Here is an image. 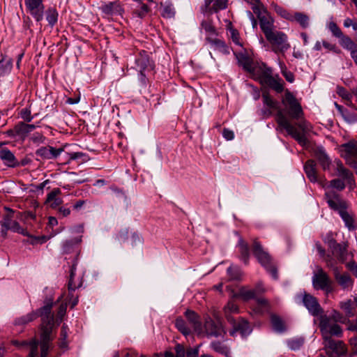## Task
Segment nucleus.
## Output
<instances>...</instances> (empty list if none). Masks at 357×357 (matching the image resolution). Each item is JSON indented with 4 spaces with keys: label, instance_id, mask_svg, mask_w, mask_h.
Wrapping results in <instances>:
<instances>
[{
    "label": "nucleus",
    "instance_id": "obj_1",
    "mask_svg": "<svg viewBox=\"0 0 357 357\" xmlns=\"http://www.w3.org/2000/svg\"><path fill=\"white\" fill-rule=\"evenodd\" d=\"M263 102L268 109L263 111L264 114L270 116L273 112L276 110L275 115L276 121L280 127L284 129L287 133L295 139L300 145L304 146L307 144V139L305 136V132L307 126L305 122H301L297 124L299 130L294 125H292L285 116L284 111L280 108L278 102L273 100L268 93L262 94Z\"/></svg>",
    "mask_w": 357,
    "mask_h": 357
},
{
    "label": "nucleus",
    "instance_id": "obj_2",
    "mask_svg": "<svg viewBox=\"0 0 357 357\" xmlns=\"http://www.w3.org/2000/svg\"><path fill=\"white\" fill-rule=\"evenodd\" d=\"M38 317L42 319L40 334V357H46L50 349V335L54 326V317L52 314V304L40 308L38 312H32L15 320L17 325H25Z\"/></svg>",
    "mask_w": 357,
    "mask_h": 357
},
{
    "label": "nucleus",
    "instance_id": "obj_3",
    "mask_svg": "<svg viewBox=\"0 0 357 357\" xmlns=\"http://www.w3.org/2000/svg\"><path fill=\"white\" fill-rule=\"evenodd\" d=\"M252 252L259 263L271 275L274 280L278 279L277 268L272 262L268 252L264 250L261 244L255 239L252 243Z\"/></svg>",
    "mask_w": 357,
    "mask_h": 357
},
{
    "label": "nucleus",
    "instance_id": "obj_4",
    "mask_svg": "<svg viewBox=\"0 0 357 357\" xmlns=\"http://www.w3.org/2000/svg\"><path fill=\"white\" fill-rule=\"evenodd\" d=\"M282 103L287 109L289 116L293 119H300L303 112L301 104L295 96L288 89L284 91V95L282 98Z\"/></svg>",
    "mask_w": 357,
    "mask_h": 357
},
{
    "label": "nucleus",
    "instance_id": "obj_5",
    "mask_svg": "<svg viewBox=\"0 0 357 357\" xmlns=\"http://www.w3.org/2000/svg\"><path fill=\"white\" fill-rule=\"evenodd\" d=\"M312 282L315 290H322L326 295L333 291V282L322 268L319 267L314 273Z\"/></svg>",
    "mask_w": 357,
    "mask_h": 357
},
{
    "label": "nucleus",
    "instance_id": "obj_6",
    "mask_svg": "<svg viewBox=\"0 0 357 357\" xmlns=\"http://www.w3.org/2000/svg\"><path fill=\"white\" fill-rule=\"evenodd\" d=\"M326 264L328 268L331 269L334 278L337 284L344 289L351 288L354 285V280L347 273H340L337 266L336 261L330 255L326 257Z\"/></svg>",
    "mask_w": 357,
    "mask_h": 357
},
{
    "label": "nucleus",
    "instance_id": "obj_7",
    "mask_svg": "<svg viewBox=\"0 0 357 357\" xmlns=\"http://www.w3.org/2000/svg\"><path fill=\"white\" fill-rule=\"evenodd\" d=\"M272 46V50L275 53H284L290 48L287 36L280 31L274 30L265 36Z\"/></svg>",
    "mask_w": 357,
    "mask_h": 357
},
{
    "label": "nucleus",
    "instance_id": "obj_8",
    "mask_svg": "<svg viewBox=\"0 0 357 357\" xmlns=\"http://www.w3.org/2000/svg\"><path fill=\"white\" fill-rule=\"evenodd\" d=\"M319 328L323 339L332 336L340 337L342 335V328L327 315L321 316Z\"/></svg>",
    "mask_w": 357,
    "mask_h": 357
},
{
    "label": "nucleus",
    "instance_id": "obj_9",
    "mask_svg": "<svg viewBox=\"0 0 357 357\" xmlns=\"http://www.w3.org/2000/svg\"><path fill=\"white\" fill-rule=\"evenodd\" d=\"M341 156L357 174V142L351 140L340 146Z\"/></svg>",
    "mask_w": 357,
    "mask_h": 357
},
{
    "label": "nucleus",
    "instance_id": "obj_10",
    "mask_svg": "<svg viewBox=\"0 0 357 357\" xmlns=\"http://www.w3.org/2000/svg\"><path fill=\"white\" fill-rule=\"evenodd\" d=\"M325 242L328 244L329 249L331 250L332 257L336 262L344 263L348 259L349 252L347 250V244L346 243H338L333 238H328L325 240Z\"/></svg>",
    "mask_w": 357,
    "mask_h": 357
},
{
    "label": "nucleus",
    "instance_id": "obj_11",
    "mask_svg": "<svg viewBox=\"0 0 357 357\" xmlns=\"http://www.w3.org/2000/svg\"><path fill=\"white\" fill-rule=\"evenodd\" d=\"M235 297L241 298L244 301H248L251 299H256L258 305L257 312L262 313L264 310L268 307V301L264 298H257L255 291L253 289H249L247 287H242L239 289L237 294L234 295Z\"/></svg>",
    "mask_w": 357,
    "mask_h": 357
},
{
    "label": "nucleus",
    "instance_id": "obj_12",
    "mask_svg": "<svg viewBox=\"0 0 357 357\" xmlns=\"http://www.w3.org/2000/svg\"><path fill=\"white\" fill-rule=\"evenodd\" d=\"M252 8L254 13L256 14L259 18L261 29L265 36L275 30L273 29V20L266 12L263 5L261 6H253Z\"/></svg>",
    "mask_w": 357,
    "mask_h": 357
},
{
    "label": "nucleus",
    "instance_id": "obj_13",
    "mask_svg": "<svg viewBox=\"0 0 357 357\" xmlns=\"http://www.w3.org/2000/svg\"><path fill=\"white\" fill-rule=\"evenodd\" d=\"M324 348L331 357H340L346 352L345 345L342 341L335 340L332 337L324 338Z\"/></svg>",
    "mask_w": 357,
    "mask_h": 357
},
{
    "label": "nucleus",
    "instance_id": "obj_14",
    "mask_svg": "<svg viewBox=\"0 0 357 357\" xmlns=\"http://www.w3.org/2000/svg\"><path fill=\"white\" fill-rule=\"evenodd\" d=\"M204 327V332L208 337H221L225 334L222 324L219 319L215 321L208 316L205 318Z\"/></svg>",
    "mask_w": 357,
    "mask_h": 357
},
{
    "label": "nucleus",
    "instance_id": "obj_15",
    "mask_svg": "<svg viewBox=\"0 0 357 357\" xmlns=\"http://www.w3.org/2000/svg\"><path fill=\"white\" fill-rule=\"evenodd\" d=\"M26 10L36 22H41L44 17L43 0H24Z\"/></svg>",
    "mask_w": 357,
    "mask_h": 357
},
{
    "label": "nucleus",
    "instance_id": "obj_16",
    "mask_svg": "<svg viewBox=\"0 0 357 357\" xmlns=\"http://www.w3.org/2000/svg\"><path fill=\"white\" fill-rule=\"evenodd\" d=\"M325 199L329 207L338 213L346 209V202L341 198L339 194L333 190H328L325 193Z\"/></svg>",
    "mask_w": 357,
    "mask_h": 357
},
{
    "label": "nucleus",
    "instance_id": "obj_17",
    "mask_svg": "<svg viewBox=\"0 0 357 357\" xmlns=\"http://www.w3.org/2000/svg\"><path fill=\"white\" fill-rule=\"evenodd\" d=\"M301 296H302L303 305L307 309L311 315L317 317L323 313V309L319 303L317 298L307 293H304Z\"/></svg>",
    "mask_w": 357,
    "mask_h": 357
},
{
    "label": "nucleus",
    "instance_id": "obj_18",
    "mask_svg": "<svg viewBox=\"0 0 357 357\" xmlns=\"http://www.w3.org/2000/svg\"><path fill=\"white\" fill-rule=\"evenodd\" d=\"M248 73L255 79H259L260 82H264L265 79L272 74V69L264 63H254Z\"/></svg>",
    "mask_w": 357,
    "mask_h": 357
},
{
    "label": "nucleus",
    "instance_id": "obj_19",
    "mask_svg": "<svg viewBox=\"0 0 357 357\" xmlns=\"http://www.w3.org/2000/svg\"><path fill=\"white\" fill-rule=\"evenodd\" d=\"M1 227L5 228L6 231L10 230L13 232L21 234L24 236H29L28 232L22 228L20 224L15 220L12 214L5 215L1 221Z\"/></svg>",
    "mask_w": 357,
    "mask_h": 357
},
{
    "label": "nucleus",
    "instance_id": "obj_20",
    "mask_svg": "<svg viewBox=\"0 0 357 357\" xmlns=\"http://www.w3.org/2000/svg\"><path fill=\"white\" fill-rule=\"evenodd\" d=\"M63 151V148H54L51 146H42L36 151V155L43 160L55 159Z\"/></svg>",
    "mask_w": 357,
    "mask_h": 357
},
{
    "label": "nucleus",
    "instance_id": "obj_21",
    "mask_svg": "<svg viewBox=\"0 0 357 357\" xmlns=\"http://www.w3.org/2000/svg\"><path fill=\"white\" fill-rule=\"evenodd\" d=\"M101 12L107 16L122 15L124 9L119 1L103 3L100 7Z\"/></svg>",
    "mask_w": 357,
    "mask_h": 357
},
{
    "label": "nucleus",
    "instance_id": "obj_22",
    "mask_svg": "<svg viewBox=\"0 0 357 357\" xmlns=\"http://www.w3.org/2000/svg\"><path fill=\"white\" fill-rule=\"evenodd\" d=\"M228 0H204V12L213 13L227 8Z\"/></svg>",
    "mask_w": 357,
    "mask_h": 357
},
{
    "label": "nucleus",
    "instance_id": "obj_23",
    "mask_svg": "<svg viewBox=\"0 0 357 357\" xmlns=\"http://www.w3.org/2000/svg\"><path fill=\"white\" fill-rule=\"evenodd\" d=\"M229 323L233 326V329L229 331L231 336H234L237 332L240 333L242 336H246L252 331L249 323L243 319H241L238 321L234 319V322Z\"/></svg>",
    "mask_w": 357,
    "mask_h": 357
},
{
    "label": "nucleus",
    "instance_id": "obj_24",
    "mask_svg": "<svg viewBox=\"0 0 357 357\" xmlns=\"http://www.w3.org/2000/svg\"><path fill=\"white\" fill-rule=\"evenodd\" d=\"M335 164L337 175L341 177L344 181H347L349 185H353L354 184L353 174L344 167L342 162L340 160H336Z\"/></svg>",
    "mask_w": 357,
    "mask_h": 357
},
{
    "label": "nucleus",
    "instance_id": "obj_25",
    "mask_svg": "<svg viewBox=\"0 0 357 357\" xmlns=\"http://www.w3.org/2000/svg\"><path fill=\"white\" fill-rule=\"evenodd\" d=\"M264 83L278 93L284 91V82L278 75L273 76L272 74H271L270 76L265 79Z\"/></svg>",
    "mask_w": 357,
    "mask_h": 357
},
{
    "label": "nucleus",
    "instance_id": "obj_26",
    "mask_svg": "<svg viewBox=\"0 0 357 357\" xmlns=\"http://www.w3.org/2000/svg\"><path fill=\"white\" fill-rule=\"evenodd\" d=\"M77 264V260L75 259L70 268V278L68 281V291H74L76 289L80 287L82 285V279H75L76 266Z\"/></svg>",
    "mask_w": 357,
    "mask_h": 357
},
{
    "label": "nucleus",
    "instance_id": "obj_27",
    "mask_svg": "<svg viewBox=\"0 0 357 357\" xmlns=\"http://www.w3.org/2000/svg\"><path fill=\"white\" fill-rule=\"evenodd\" d=\"M316 162L313 160H308L304 165V171L311 182H319V178L316 169Z\"/></svg>",
    "mask_w": 357,
    "mask_h": 357
},
{
    "label": "nucleus",
    "instance_id": "obj_28",
    "mask_svg": "<svg viewBox=\"0 0 357 357\" xmlns=\"http://www.w3.org/2000/svg\"><path fill=\"white\" fill-rule=\"evenodd\" d=\"M0 159L8 167L17 166V161L14 154L7 148L0 149Z\"/></svg>",
    "mask_w": 357,
    "mask_h": 357
},
{
    "label": "nucleus",
    "instance_id": "obj_29",
    "mask_svg": "<svg viewBox=\"0 0 357 357\" xmlns=\"http://www.w3.org/2000/svg\"><path fill=\"white\" fill-rule=\"evenodd\" d=\"M206 40L210 43L211 46L213 50H218L219 52L224 54H229V48L226 45L225 43L216 38V36L213 37H206Z\"/></svg>",
    "mask_w": 357,
    "mask_h": 357
},
{
    "label": "nucleus",
    "instance_id": "obj_30",
    "mask_svg": "<svg viewBox=\"0 0 357 357\" xmlns=\"http://www.w3.org/2000/svg\"><path fill=\"white\" fill-rule=\"evenodd\" d=\"M36 126L33 124H28L25 122H19L14 127L15 134L22 137H26L29 133L35 130Z\"/></svg>",
    "mask_w": 357,
    "mask_h": 357
},
{
    "label": "nucleus",
    "instance_id": "obj_31",
    "mask_svg": "<svg viewBox=\"0 0 357 357\" xmlns=\"http://www.w3.org/2000/svg\"><path fill=\"white\" fill-rule=\"evenodd\" d=\"M185 314L194 330L199 333L202 329L199 316L194 311L189 310L185 312Z\"/></svg>",
    "mask_w": 357,
    "mask_h": 357
},
{
    "label": "nucleus",
    "instance_id": "obj_32",
    "mask_svg": "<svg viewBox=\"0 0 357 357\" xmlns=\"http://www.w3.org/2000/svg\"><path fill=\"white\" fill-rule=\"evenodd\" d=\"M61 193V192L59 188H54L47 195V202L50 203L51 208H55L63 203L62 199L58 197V195Z\"/></svg>",
    "mask_w": 357,
    "mask_h": 357
},
{
    "label": "nucleus",
    "instance_id": "obj_33",
    "mask_svg": "<svg viewBox=\"0 0 357 357\" xmlns=\"http://www.w3.org/2000/svg\"><path fill=\"white\" fill-rule=\"evenodd\" d=\"M239 310L238 305L234 301H229L224 307V312L228 322H234V317L231 316L232 313H238Z\"/></svg>",
    "mask_w": 357,
    "mask_h": 357
},
{
    "label": "nucleus",
    "instance_id": "obj_34",
    "mask_svg": "<svg viewBox=\"0 0 357 357\" xmlns=\"http://www.w3.org/2000/svg\"><path fill=\"white\" fill-rule=\"evenodd\" d=\"M340 45L345 50H347L351 54L352 51L357 50V44L355 43L350 37L344 34L339 38Z\"/></svg>",
    "mask_w": 357,
    "mask_h": 357
},
{
    "label": "nucleus",
    "instance_id": "obj_35",
    "mask_svg": "<svg viewBox=\"0 0 357 357\" xmlns=\"http://www.w3.org/2000/svg\"><path fill=\"white\" fill-rule=\"evenodd\" d=\"M291 21L298 22L303 29L309 26V17L303 13H293Z\"/></svg>",
    "mask_w": 357,
    "mask_h": 357
},
{
    "label": "nucleus",
    "instance_id": "obj_36",
    "mask_svg": "<svg viewBox=\"0 0 357 357\" xmlns=\"http://www.w3.org/2000/svg\"><path fill=\"white\" fill-rule=\"evenodd\" d=\"M238 248L241 253V259L245 264H248L250 252L249 247L246 242H245L243 239L240 238L238 241Z\"/></svg>",
    "mask_w": 357,
    "mask_h": 357
},
{
    "label": "nucleus",
    "instance_id": "obj_37",
    "mask_svg": "<svg viewBox=\"0 0 357 357\" xmlns=\"http://www.w3.org/2000/svg\"><path fill=\"white\" fill-rule=\"evenodd\" d=\"M236 58L239 65L241 66L245 71L249 72L254 63L253 61L245 54L241 53L237 54Z\"/></svg>",
    "mask_w": 357,
    "mask_h": 357
},
{
    "label": "nucleus",
    "instance_id": "obj_38",
    "mask_svg": "<svg viewBox=\"0 0 357 357\" xmlns=\"http://www.w3.org/2000/svg\"><path fill=\"white\" fill-rule=\"evenodd\" d=\"M82 241V236L76 237L71 240H66L63 241L62 245V250L64 253H70L73 250L74 246L80 243Z\"/></svg>",
    "mask_w": 357,
    "mask_h": 357
},
{
    "label": "nucleus",
    "instance_id": "obj_39",
    "mask_svg": "<svg viewBox=\"0 0 357 357\" xmlns=\"http://www.w3.org/2000/svg\"><path fill=\"white\" fill-rule=\"evenodd\" d=\"M340 307L348 317H353L356 314V310L353 306L351 300L341 302L340 303Z\"/></svg>",
    "mask_w": 357,
    "mask_h": 357
},
{
    "label": "nucleus",
    "instance_id": "obj_40",
    "mask_svg": "<svg viewBox=\"0 0 357 357\" xmlns=\"http://www.w3.org/2000/svg\"><path fill=\"white\" fill-rule=\"evenodd\" d=\"M317 158L324 170L329 168L331 160L324 150H319L317 153Z\"/></svg>",
    "mask_w": 357,
    "mask_h": 357
},
{
    "label": "nucleus",
    "instance_id": "obj_41",
    "mask_svg": "<svg viewBox=\"0 0 357 357\" xmlns=\"http://www.w3.org/2000/svg\"><path fill=\"white\" fill-rule=\"evenodd\" d=\"M150 10V8L146 4L137 3V6L134 8L133 13L139 18H144Z\"/></svg>",
    "mask_w": 357,
    "mask_h": 357
},
{
    "label": "nucleus",
    "instance_id": "obj_42",
    "mask_svg": "<svg viewBox=\"0 0 357 357\" xmlns=\"http://www.w3.org/2000/svg\"><path fill=\"white\" fill-rule=\"evenodd\" d=\"M58 12L54 8H49L46 11V20L50 26L53 27L58 21Z\"/></svg>",
    "mask_w": 357,
    "mask_h": 357
},
{
    "label": "nucleus",
    "instance_id": "obj_43",
    "mask_svg": "<svg viewBox=\"0 0 357 357\" xmlns=\"http://www.w3.org/2000/svg\"><path fill=\"white\" fill-rule=\"evenodd\" d=\"M201 26L202 29L205 31L206 37L217 36V31L211 21L204 20L202 21Z\"/></svg>",
    "mask_w": 357,
    "mask_h": 357
},
{
    "label": "nucleus",
    "instance_id": "obj_44",
    "mask_svg": "<svg viewBox=\"0 0 357 357\" xmlns=\"http://www.w3.org/2000/svg\"><path fill=\"white\" fill-rule=\"evenodd\" d=\"M162 10L161 15L165 18H172L175 15V9L171 3L165 2L161 4Z\"/></svg>",
    "mask_w": 357,
    "mask_h": 357
},
{
    "label": "nucleus",
    "instance_id": "obj_45",
    "mask_svg": "<svg viewBox=\"0 0 357 357\" xmlns=\"http://www.w3.org/2000/svg\"><path fill=\"white\" fill-rule=\"evenodd\" d=\"M342 219L344 222L345 226L349 229L353 230L355 229V225L354 223L353 218L347 213L346 209H344L341 212L339 213Z\"/></svg>",
    "mask_w": 357,
    "mask_h": 357
},
{
    "label": "nucleus",
    "instance_id": "obj_46",
    "mask_svg": "<svg viewBox=\"0 0 357 357\" xmlns=\"http://www.w3.org/2000/svg\"><path fill=\"white\" fill-rule=\"evenodd\" d=\"M278 65H279L281 73L284 76L285 79L290 83H293L294 82V74L291 71H289L287 70V68L283 61H279Z\"/></svg>",
    "mask_w": 357,
    "mask_h": 357
},
{
    "label": "nucleus",
    "instance_id": "obj_47",
    "mask_svg": "<svg viewBox=\"0 0 357 357\" xmlns=\"http://www.w3.org/2000/svg\"><path fill=\"white\" fill-rule=\"evenodd\" d=\"M303 343L304 339L303 337H294L287 340L288 347L294 351L298 350Z\"/></svg>",
    "mask_w": 357,
    "mask_h": 357
},
{
    "label": "nucleus",
    "instance_id": "obj_48",
    "mask_svg": "<svg viewBox=\"0 0 357 357\" xmlns=\"http://www.w3.org/2000/svg\"><path fill=\"white\" fill-rule=\"evenodd\" d=\"M227 273L230 280H239L242 276V271L239 267L236 266H231L227 268Z\"/></svg>",
    "mask_w": 357,
    "mask_h": 357
},
{
    "label": "nucleus",
    "instance_id": "obj_49",
    "mask_svg": "<svg viewBox=\"0 0 357 357\" xmlns=\"http://www.w3.org/2000/svg\"><path fill=\"white\" fill-rule=\"evenodd\" d=\"M137 67L139 72H144L150 65V61L147 56L140 55L136 59Z\"/></svg>",
    "mask_w": 357,
    "mask_h": 357
},
{
    "label": "nucleus",
    "instance_id": "obj_50",
    "mask_svg": "<svg viewBox=\"0 0 357 357\" xmlns=\"http://www.w3.org/2000/svg\"><path fill=\"white\" fill-rule=\"evenodd\" d=\"M271 320L272 326L276 331L283 332L284 331V325L280 317L276 315H272Z\"/></svg>",
    "mask_w": 357,
    "mask_h": 357
},
{
    "label": "nucleus",
    "instance_id": "obj_51",
    "mask_svg": "<svg viewBox=\"0 0 357 357\" xmlns=\"http://www.w3.org/2000/svg\"><path fill=\"white\" fill-rule=\"evenodd\" d=\"M175 326L183 335H187L190 334V331L187 327L185 321L182 318H177L176 319Z\"/></svg>",
    "mask_w": 357,
    "mask_h": 357
},
{
    "label": "nucleus",
    "instance_id": "obj_52",
    "mask_svg": "<svg viewBox=\"0 0 357 357\" xmlns=\"http://www.w3.org/2000/svg\"><path fill=\"white\" fill-rule=\"evenodd\" d=\"M19 114L25 122H31L33 119L31 115V105L22 109Z\"/></svg>",
    "mask_w": 357,
    "mask_h": 357
},
{
    "label": "nucleus",
    "instance_id": "obj_53",
    "mask_svg": "<svg viewBox=\"0 0 357 357\" xmlns=\"http://www.w3.org/2000/svg\"><path fill=\"white\" fill-rule=\"evenodd\" d=\"M328 28L333 36L340 38L344 34L340 27L334 22H330Z\"/></svg>",
    "mask_w": 357,
    "mask_h": 357
},
{
    "label": "nucleus",
    "instance_id": "obj_54",
    "mask_svg": "<svg viewBox=\"0 0 357 357\" xmlns=\"http://www.w3.org/2000/svg\"><path fill=\"white\" fill-rule=\"evenodd\" d=\"M210 346L211 349L218 353L226 354L228 352L227 347L222 344L220 342L213 341L211 343Z\"/></svg>",
    "mask_w": 357,
    "mask_h": 357
},
{
    "label": "nucleus",
    "instance_id": "obj_55",
    "mask_svg": "<svg viewBox=\"0 0 357 357\" xmlns=\"http://www.w3.org/2000/svg\"><path fill=\"white\" fill-rule=\"evenodd\" d=\"M12 62L11 61H7L3 63V61H0V77L5 76L8 74L12 69Z\"/></svg>",
    "mask_w": 357,
    "mask_h": 357
},
{
    "label": "nucleus",
    "instance_id": "obj_56",
    "mask_svg": "<svg viewBox=\"0 0 357 357\" xmlns=\"http://www.w3.org/2000/svg\"><path fill=\"white\" fill-rule=\"evenodd\" d=\"M327 188H335L337 190L341 191L344 189L345 184L344 181H342V179L335 178L330 181V183Z\"/></svg>",
    "mask_w": 357,
    "mask_h": 357
},
{
    "label": "nucleus",
    "instance_id": "obj_57",
    "mask_svg": "<svg viewBox=\"0 0 357 357\" xmlns=\"http://www.w3.org/2000/svg\"><path fill=\"white\" fill-rule=\"evenodd\" d=\"M68 328L65 325H63L62 327H61V347L62 348H64L67 346V343L66 342V340L67 339V337H68Z\"/></svg>",
    "mask_w": 357,
    "mask_h": 357
},
{
    "label": "nucleus",
    "instance_id": "obj_58",
    "mask_svg": "<svg viewBox=\"0 0 357 357\" xmlns=\"http://www.w3.org/2000/svg\"><path fill=\"white\" fill-rule=\"evenodd\" d=\"M230 36L231 38L232 41L236 45L240 47H242L243 45L240 41V36L239 33L237 30L234 29H229Z\"/></svg>",
    "mask_w": 357,
    "mask_h": 357
},
{
    "label": "nucleus",
    "instance_id": "obj_59",
    "mask_svg": "<svg viewBox=\"0 0 357 357\" xmlns=\"http://www.w3.org/2000/svg\"><path fill=\"white\" fill-rule=\"evenodd\" d=\"M30 353L29 357H36L38 356V342L36 340H33L29 342Z\"/></svg>",
    "mask_w": 357,
    "mask_h": 357
},
{
    "label": "nucleus",
    "instance_id": "obj_60",
    "mask_svg": "<svg viewBox=\"0 0 357 357\" xmlns=\"http://www.w3.org/2000/svg\"><path fill=\"white\" fill-rule=\"evenodd\" d=\"M333 321H334L336 324L337 322L343 323L344 321V318L343 315L337 312V310H333L332 314L329 316Z\"/></svg>",
    "mask_w": 357,
    "mask_h": 357
},
{
    "label": "nucleus",
    "instance_id": "obj_61",
    "mask_svg": "<svg viewBox=\"0 0 357 357\" xmlns=\"http://www.w3.org/2000/svg\"><path fill=\"white\" fill-rule=\"evenodd\" d=\"M323 47L330 51H332L336 54H340L341 50L337 47L335 45L330 43L326 40L322 41Z\"/></svg>",
    "mask_w": 357,
    "mask_h": 357
},
{
    "label": "nucleus",
    "instance_id": "obj_62",
    "mask_svg": "<svg viewBox=\"0 0 357 357\" xmlns=\"http://www.w3.org/2000/svg\"><path fill=\"white\" fill-rule=\"evenodd\" d=\"M276 11L278 14H280L282 17H284V19H287L289 21H291V17H292V14L293 13H289V11H287V10L282 8H278L276 9Z\"/></svg>",
    "mask_w": 357,
    "mask_h": 357
},
{
    "label": "nucleus",
    "instance_id": "obj_63",
    "mask_svg": "<svg viewBox=\"0 0 357 357\" xmlns=\"http://www.w3.org/2000/svg\"><path fill=\"white\" fill-rule=\"evenodd\" d=\"M31 140L35 144H42L45 142V137L40 133H35L31 137Z\"/></svg>",
    "mask_w": 357,
    "mask_h": 357
},
{
    "label": "nucleus",
    "instance_id": "obj_64",
    "mask_svg": "<svg viewBox=\"0 0 357 357\" xmlns=\"http://www.w3.org/2000/svg\"><path fill=\"white\" fill-rule=\"evenodd\" d=\"M346 266L357 278V264L352 261L347 263Z\"/></svg>",
    "mask_w": 357,
    "mask_h": 357
}]
</instances>
